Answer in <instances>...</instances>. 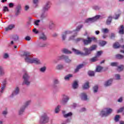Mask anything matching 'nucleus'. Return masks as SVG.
Segmentation results:
<instances>
[{"label":"nucleus","instance_id":"09e8293b","mask_svg":"<svg viewBox=\"0 0 124 124\" xmlns=\"http://www.w3.org/2000/svg\"><path fill=\"white\" fill-rule=\"evenodd\" d=\"M116 57L117 59H119L120 60H122V59H124V56L121 54H117L116 55Z\"/></svg>","mask_w":124,"mask_h":124},{"label":"nucleus","instance_id":"a211bd4d","mask_svg":"<svg viewBox=\"0 0 124 124\" xmlns=\"http://www.w3.org/2000/svg\"><path fill=\"white\" fill-rule=\"evenodd\" d=\"M14 28H15V25L14 24H10L5 28V31H11V30L14 29Z\"/></svg>","mask_w":124,"mask_h":124},{"label":"nucleus","instance_id":"20e7f679","mask_svg":"<svg viewBox=\"0 0 124 124\" xmlns=\"http://www.w3.org/2000/svg\"><path fill=\"white\" fill-rule=\"evenodd\" d=\"M113 112V109L110 108H105L102 110L100 115L101 117H107Z\"/></svg>","mask_w":124,"mask_h":124},{"label":"nucleus","instance_id":"aec40b11","mask_svg":"<svg viewBox=\"0 0 124 124\" xmlns=\"http://www.w3.org/2000/svg\"><path fill=\"white\" fill-rule=\"evenodd\" d=\"M82 28H83V25H79L76 28V29L75 30H74L73 31V32H75V33H76V34H77V32H78V31H80V30H81V29H82Z\"/></svg>","mask_w":124,"mask_h":124},{"label":"nucleus","instance_id":"774afa93","mask_svg":"<svg viewBox=\"0 0 124 124\" xmlns=\"http://www.w3.org/2000/svg\"><path fill=\"white\" fill-rule=\"evenodd\" d=\"M9 7L10 8H12L14 7V3H10L9 4Z\"/></svg>","mask_w":124,"mask_h":124},{"label":"nucleus","instance_id":"a878e982","mask_svg":"<svg viewBox=\"0 0 124 124\" xmlns=\"http://www.w3.org/2000/svg\"><path fill=\"white\" fill-rule=\"evenodd\" d=\"M40 39H42V40H46L47 36L44 33H42L39 36Z\"/></svg>","mask_w":124,"mask_h":124},{"label":"nucleus","instance_id":"9b49d317","mask_svg":"<svg viewBox=\"0 0 124 124\" xmlns=\"http://www.w3.org/2000/svg\"><path fill=\"white\" fill-rule=\"evenodd\" d=\"M59 60H64L65 62H71V60L69 59L68 56L66 55H61L59 56Z\"/></svg>","mask_w":124,"mask_h":124},{"label":"nucleus","instance_id":"5701e85b","mask_svg":"<svg viewBox=\"0 0 124 124\" xmlns=\"http://www.w3.org/2000/svg\"><path fill=\"white\" fill-rule=\"evenodd\" d=\"M64 68L63 65L62 64H59L56 66V69H57V70H62Z\"/></svg>","mask_w":124,"mask_h":124},{"label":"nucleus","instance_id":"39448f33","mask_svg":"<svg viewBox=\"0 0 124 124\" xmlns=\"http://www.w3.org/2000/svg\"><path fill=\"white\" fill-rule=\"evenodd\" d=\"M49 120H50V118L48 116V114L44 113L40 118V123L41 124H46L49 122Z\"/></svg>","mask_w":124,"mask_h":124},{"label":"nucleus","instance_id":"4c0bfd02","mask_svg":"<svg viewBox=\"0 0 124 124\" xmlns=\"http://www.w3.org/2000/svg\"><path fill=\"white\" fill-rule=\"evenodd\" d=\"M62 52L64 53V54H71V51L68 50V49L66 48H63L62 49Z\"/></svg>","mask_w":124,"mask_h":124},{"label":"nucleus","instance_id":"8fccbe9b","mask_svg":"<svg viewBox=\"0 0 124 124\" xmlns=\"http://www.w3.org/2000/svg\"><path fill=\"white\" fill-rule=\"evenodd\" d=\"M61 108V106H58L56 108H55V113H57L60 112V108Z\"/></svg>","mask_w":124,"mask_h":124},{"label":"nucleus","instance_id":"ea45409f","mask_svg":"<svg viewBox=\"0 0 124 124\" xmlns=\"http://www.w3.org/2000/svg\"><path fill=\"white\" fill-rule=\"evenodd\" d=\"M3 58L5 60H7V59H9V54L7 53H4L3 54Z\"/></svg>","mask_w":124,"mask_h":124},{"label":"nucleus","instance_id":"6ab92c4d","mask_svg":"<svg viewBox=\"0 0 124 124\" xmlns=\"http://www.w3.org/2000/svg\"><path fill=\"white\" fill-rule=\"evenodd\" d=\"M119 33L120 34H124V25H121L119 28Z\"/></svg>","mask_w":124,"mask_h":124},{"label":"nucleus","instance_id":"338daca9","mask_svg":"<svg viewBox=\"0 0 124 124\" xmlns=\"http://www.w3.org/2000/svg\"><path fill=\"white\" fill-rule=\"evenodd\" d=\"M40 22V20H37L34 21V25H35L36 26H38Z\"/></svg>","mask_w":124,"mask_h":124},{"label":"nucleus","instance_id":"7ed1b4c3","mask_svg":"<svg viewBox=\"0 0 124 124\" xmlns=\"http://www.w3.org/2000/svg\"><path fill=\"white\" fill-rule=\"evenodd\" d=\"M23 85H26V86H30L31 84V80L29 74L28 73V72L25 71L24 72V74L23 76Z\"/></svg>","mask_w":124,"mask_h":124},{"label":"nucleus","instance_id":"bf43d9fd","mask_svg":"<svg viewBox=\"0 0 124 124\" xmlns=\"http://www.w3.org/2000/svg\"><path fill=\"white\" fill-rule=\"evenodd\" d=\"M115 122H119V120H120V115H116L114 118Z\"/></svg>","mask_w":124,"mask_h":124},{"label":"nucleus","instance_id":"37998d69","mask_svg":"<svg viewBox=\"0 0 124 124\" xmlns=\"http://www.w3.org/2000/svg\"><path fill=\"white\" fill-rule=\"evenodd\" d=\"M102 32H103V33H108V32H109V29L103 28L102 29Z\"/></svg>","mask_w":124,"mask_h":124},{"label":"nucleus","instance_id":"f257e3e1","mask_svg":"<svg viewBox=\"0 0 124 124\" xmlns=\"http://www.w3.org/2000/svg\"><path fill=\"white\" fill-rule=\"evenodd\" d=\"M97 46L96 45H94L91 46L89 48H87L86 47L84 48V51L85 52V53H83L81 51L77 50L75 48H72V51L75 53V54H77V55H83V56H89L93 51H94L95 49H96V47Z\"/></svg>","mask_w":124,"mask_h":124},{"label":"nucleus","instance_id":"473e14b6","mask_svg":"<svg viewBox=\"0 0 124 124\" xmlns=\"http://www.w3.org/2000/svg\"><path fill=\"white\" fill-rule=\"evenodd\" d=\"M72 87L75 90L77 89L78 88V82L77 81H74Z\"/></svg>","mask_w":124,"mask_h":124},{"label":"nucleus","instance_id":"4d7b16f0","mask_svg":"<svg viewBox=\"0 0 124 124\" xmlns=\"http://www.w3.org/2000/svg\"><path fill=\"white\" fill-rule=\"evenodd\" d=\"M60 60H62V59H60V56H59L57 59H55L53 61L54 63H58Z\"/></svg>","mask_w":124,"mask_h":124},{"label":"nucleus","instance_id":"c756f323","mask_svg":"<svg viewBox=\"0 0 124 124\" xmlns=\"http://www.w3.org/2000/svg\"><path fill=\"white\" fill-rule=\"evenodd\" d=\"M55 28V23L53 21H50L49 23V29L53 30Z\"/></svg>","mask_w":124,"mask_h":124},{"label":"nucleus","instance_id":"c85d7f7f","mask_svg":"<svg viewBox=\"0 0 124 124\" xmlns=\"http://www.w3.org/2000/svg\"><path fill=\"white\" fill-rule=\"evenodd\" d=\"M12 38L14 41H18L19 40V36L17 34H14L12 35Z\"/></svg>","mask_w":124,"mask_h":124},{"label":"nucleus","instance_id":"ddd939ff","mask_svg":"<svg viewBox=\"0 0 124 124\" xmlns=\"http://www.w3.org/2000/svg\"><path fill=\"white\" fill-rule=\"evenodd\" d=\"M47 47V44L45 43L40 42L37 44V48H44Z\"/></svg>","mask_w":124,"mask_h":124},{"label":"nucleus","instance_id":"680f3d73","mask_svg":"<svg viewBox=\"0 0 124 124\" xmlns=\"http://www.w3.org/2000/svg\"><path fill=\"white\" fill-rule=\"evenodd\" d=\"M101 54H102V51H98L96 57H99V56H101Z\"/></svg>","mask_w":124,"mask_h":124},{"label":"nucleus","instance_id":"1a4fd4ad","mask_svg":"<svg viewBox=\"0 0 124 124\" xmlns=\"http://www.w3.org/2000/svg\"><path fill=\"white\" fill-rule=\"evenodd\" d=\"M51 3L49 1H47L46 3V4L43 6L41 12H47L50 9Z\"/></svg>","mask_w":124,"mask_h":124},{"label":"nucleus","instance_id":"a18cd8bd","mask_svg":"<svg viewBox=\"0 0 124 124\" xmlns=\"http://www.w3.org/2000/svg\"><path fill=\"white\" fill-rule=\"evenodd\" d=\"M107 43V42L106 41H101L99 42V45L100 46H103L105 45H106V44Z\"/></svg>","mask_w":124,"mask_h":124},{"label":"nucleus","instance_id":"0eeeda50","mask_svg":"<svg viewBox=\"0 0 124 124\" xmlns=\"http://www.w3.org/2000/svg\"><path fill=\"white\" fill-rule=\"evenodd\" d=\"M99 18H100V15L96 16L94 17L89 18L85 20V23H93L94 22H95V21H96L97 20H98Z\"/></svg>","mask_w":124,"mask_h":124},{"label":"nucleus","instance_id":"58836bf2","mask_svg":"<svg viewBox=\"0 0 124 124\" xmlns=\"http://www.w3.org/2000/svg\"><path fill=\"white\" fill-rule=\"evenodd\" d=\"M103 69V67H101V66H98L96 68L95 72H100V71H101V70H102Z\"/></svg>","mask_w":124,"mask_h":124},{"label":"nucleus","instance_id":"f704fd0d","mask_svg":"<svg viewBox=\"0 0 124 124\" xmlns=\"http://www.w3.org/2000/svg\"><path fill=\"white\" fill-rule=\"evenodd\" d=\"M111 22H112V16H109L106 21L107 25H110L111 24Z\"/></svg>","mask_w":124,"mask_h":124},{"label":"nucleus","instance_id":"423d86ee","mask_svg":"<svg viewBox=\"0 0 124 124\" xmlns=\"http://www.w3.org/2000/svg\"><path fill=\"white\" fill-rule=\"evenodd\" d=\"M94 41V42H96L97 39L95 37H88L87 39H82V41L84 44V45H89V44H91L92 43V41Z\"/></svg>","mask_w":124,"mask_h":124},{"label":"nucleus","instance_id":"e433bc0d","mask_svg":"<svg viewBox=\"0 0 124 124\" xmlns=\"http://www.w3.org/2000/svg\"><path fill=\"white\" fill-rule=\"evenodd\" d=\"M76 35H77V34L75 33V35H72L68 38V40H69V41L73 40V41H75V36H76Z\"/></svg>","mask_w":124,"mask_h":124},{"label":"nucleus","instance_id":"69168bd1","mask_svg":"<svg viewBox=\"0 0 124 124\" xmlns=\"http://www.w3.org/2000/svg\"><path fill=\"white\" fill-rule=\"evenodd\" d=\"M3 11H4V12H6V11H9L8 8H7V7L6 6L3 7Z\"/></svg>","mask_w":124,"mask_h":124},{"label":"nucleus","instance_id":"4be33fe9","mask_svg":"<svg viewBox=\"0 0 124 124\" xmlns=\"http://www.w3.org/2000/svg\"><path fill=\"white\" fill-rule=\"evenodd\" d=\"M84 64H80L77 66V68L75 69V72L76 73H77L81 69V68H82L83 67Z\"/></svg>","mask_w":124,"mask_h":124},{"label":"nucleus","instance_id":"393cba45","mask_svg":"<svg viewBox=\"0 0 124 124\" xmlns=\"http://www.w3.org/2000/svg\"><path fill=\"white\" fill-rule=\"evenodd\" d=\"M25 107L22 106L18 111V115H23V113L25 112Z\"/></svg>","mask_w":124,"mask_h":124},{"label":"nucleus","instance_id":"2f4dec72","mask_svg":"<svg viewBox=\"0 0 124 124\" xmlns=\"http://www.w3.org/2000/svg\"><path fill=\"white\" fill-rule=\"evenodd\" d=\"M124 69V65H120L117 67V71L119 72H121L123 71Z\"/></svg>","mask_w":124,"mask_h":124},{"label":"nucleus","instance_id":"6e6d98bb","mask_svg":"<svg viewBox=\"0 0 124 124\" xmlns=\"http://www.w3.org/2000/svg\"><path fill=\"white\" fill-rule=\"evenodd\" d=\"M97 90H98V87L97 86H95L93 87V91L94 93H97Z\"/></svg>","mask_w":124,"mask_h":124},{"label":"nucleus","instance_id":"3c124183","mask_svg":"<svg viewBox=\"0 0 124 124\" xmlns=\"http://www.w3.org/2000/svg\"><path fill=\"white\" fill-rule=\"evenodd\" d=\"M88 75L89 76H94V72L93 71H89L88 72Z\"/></svg>","mask_w":124,"mask_h":124},{"label":"nucleus","instance_id":"864d4df0","mask_svg":"<svg viewBox=\"0 0 124 124\" xmlns=\"http://www.w3.org/2000/svg\"><path fill=\"white\" fill-rule=\"evenodd\" d=\"M93 9L94 10H99V9H100V7L98 6L94 5L93 6Z\"/></svg>","mask_w":124,"mask_h":124},{"label":"nucleus","instance_id":"de8ad7c7","mask_svg":"<svg viewBox=\"0 0 124 124\" xmlns=\"http://www.w3.org/2000/svg\"><path fill=\"white\" fill-rule=\"evenodd\" d=\"M119 47H120V44H119L118 42H116L113 45V47L115 48V49H117Z\"/></svg>","mask_w":124,"mask_h":124},{"label":"nucleus","instance_id":"5fc2aeb1","mask_svg":"<svg viewBox=\"0 0 124 124\" xmlns=\"http://www.w3.org/2000/svg\"><path fill=\"white\" fill-rule=\"evenodd\" d=\"M81 40H83V39L81 38H78L77 39H75V42H76V43H78V42H80V41H81Z\"/></svg>","mask_w":124,"mask_h":124},{"label":"nucleus","instance_id":"f3484780","mask_svg":"<svg viewBox=\"0 0 124 124\" xmlns=\"http://www.w3.org/2000/svg\"><path fill=\"white\" fill-rule=\"evenodd\" d=\"M58 84H60V81H59V79H55L53 80V85H52V88L53 89H57V86Z\"/></svg>","mask_w":124,"mask_h":124},{"label":"nucleus","instance_id":"412c9836","mask_svg":"<svg viewBox=\"0 0 124 124\" xmlns=\"http://www.w3.org/2000/svg\"><path fill=\"white\" fill-rule=\"evenodd\" d=\"M73 77V75L72 74H68L65 76L64 78L65 81H69L70 80V78H72Z\"/></svg>","mask_w":124,"mask_h":124},{"label":"nucleus","instance_id":"9d476101","mask_svg":"<svg viewBox=\"0 0 124 124\" xmlns=\"http://www.w3.org/2000/svg\"><path fill=\"white\" fill-rule=\"evenodd\" d=\"M62 98L61 101V103L63 104V105H65L67 102H68V100H69V97L66 94H63L62 95Z\"/></svg>","mask_w":124,"mask_h":124},{"label":"nucleus","instance_id":"49530a36","mask_svg":"<svg viewBox=\"0 0 124 124\" xmlns=\"http://www.w3.org/2000/svg\"><path fill=\"white\" fill-rule=\"evenodd\" d=\"M115 80H121V75L119 74H116L114 77Z\"/></svg>","mask_w":124,"mask_h":124},{"label":"nucleus","instance_id":"bb28decb","mask_svg":"<svg viewBox=\"0 0 124 124\" xmlns=\"http://www.w3.org/2000/svg\"><path fill=\"white\" fill-rule=\"evenodd\" d=\"M46 17H47V13H46V12H42V14L40 16L41 19H45Z\"/></svg>","mask_w":124,"mask_h":124},{"label":"nucleus","instance_id":"c03bdc74","mask_svg":"<svg viewBox=\"0 0 124 124\" xmlns=\"http://www.w3.org/2000/svg\"><path fill=\"white\" fill-rule=\"evenodd\" d=\"M46 69H47V67H46V66H43L40 69V72H42L43 73H44V72L46 71Z\"/></svg>","mask_w":124,"mask_h":124},{"label":"nucleus","instance_id":"13d9d810","mask_svg":"<svg viewBox=\"0 0 124 124\" xmlns=\"http://www.w3.org/2000/svg\"><path fill=\"white\" fill-rule=\"evenodd\" d=\"M97 61H98V59H97V57H93L91 59V62H96Z\"/></svg>","mask_w":124,"mask_h":124},{"label":"nucleus","instance_id":"f03ea898","mask_svg":"<svg viewBox=\"0 0 124 124\" xmlns=\"http://www.w3.org/2000/svg\"><path fill=\"white\" fill-rule=\"evenodd\" d=\"M26 57L25 60L28 63H35V64H41V62L38 59L33 58L31 56V53L29 52L26 51L23 54Z\"/></svg>","mask_w":124,"mask_h":124},{"label":"nucleus","instance_id":"f8f14e48","mask_svg":"<svg viewBox=\"0 0 124 124\" xmlns=\"http://www.w3.org/2000/svg\"><path fill=\"white\" fill-rule=\"evenodd\" d=\"M19 92H20V88H19V87H16L15 88V91L13 92V93H12L10 96V97H13V96H14L15 95L18 94V93H19Z\"/></svg>","mask_w":124,"mask_h":124},{"label":"nucleus","instance_id":"72a5a7b5","mask_svg":"<svg viewBox=\"0 0 124 124\" xmlns=\"http://www.w3.org/2000/svg\"><path fill=\"white\" fill-rule=\"evenodd\" d=\"M31 100H28L25 103L24 105L23 106H22L23 107H24L26 109V108H27V107H28V106H29V105H30V104H31Z\"/></svg>","mask_w":124,"mask_h":124},{"label":"nucleus","instance_id":"e2e57ef3","mask_svg":"<svg viewBox=\"0 0 124 124\" xmlns=\"http://www.w3.org/2000/svg\"><path fill=\"white\" fill-rule=\"evenodd\" d=\"M124 108H121L117 110V113H121L123 111H124Z\"/></svg>","mask_w":124,"mask_h":124},{"label":"nucleus","instance_id":"4468645a","mask_svg":"<svg viewBox=\"0 0 124 124\" xmlns=\"http://www.w3.org/2000/svg\"><path fill=\"white\" fill-rule=\"evenodd\" d=\"M62 113L64 118H69V117H72V115H73V113H72L71 112H70L68 113H65V111H62Z\"/></svg>","mask_w":124,"mask_h":124},{"label":"nucleus","instance_id":"79ce46f5","mask_svg":"<svg viewBox=\"0 0 124 124\" xmlns=\"http://www.w3.org/2000/svg\"><path fill=\"white\" fill-rule=\"evenodd\" d=\"M121 16V12H120L118 14H115L114 16H113V19H115V20H117V19H119V17Z\"/></svg>","mask_w":124,"mask_h":124},{"label":"nucleus","instance_id":"b1692460","mask_svg":"<svg viewBox=\"0 0 124 124\" xmlns=\"http://www.w3.org/2000/svg\"><path fill=\"white\" fill-rule=\"evenodd\" d=\"M80 97L82 100H87V99H88L87 94L85 93H81L80 94Z\"/></svg>","mask_w":124,"mask_h":124},{"label":"nucleus","instance_id":"052dcab7","mask_svg":"<svg viewBox=\"0 0 124 124\" xmlns=\"http://www.w3.org/2000/svg\"><path fill=\"white\" fill-rule=\"evenodd\" d=\"M30 9V6L27 5H25L24 7V10L25 11H28Z\"/></svg>","mask_w":124,"mask_h":124},{"label":"nucleus","instance_id":"603ef678","mask_svg":"<svg viewBox=\"0 0 124 124\" xmlns=\"http://www.w3.org/2000/svg\"><path fill=\"white\" fill-rule=\"evenodd\" d=\"M116 34L114 33H110L109 35V38L110 39H113V38H115Z\"/></svg>","mask_w":124,"mask_h":124},{"label":"nucleus","instance_id":"0e129e2a","mask_svg":"<svg viewBox=\"0 0 124 124\" xmlns=\"http://www.w3.org/2000/svg\"><path fill=\"white\" fill-rule=\"evenodd\" d=\"M33 32H34V33H35V34H37V33H38V32H39L38 31V30H37L36 29L34 28V29H33L32 30Z\"/></svg>","mask_w":124,"mask_h":124},{"label":"nucleus","instance_id":"c9c22d12","mask_svg":"<svg viewBox=\"0 0 124 124\" xmlns=\"http://www.w3.org/2000/svg\"><path fill=\"white\" fill-rule=\"evenodd\" d=\"M83 89L84 90H87L90 88V85H89V82H86L83 86Z\"/></svg>","mask_w":124,"mask_h":124},{"label":"nucleus","instance_id":"cd10ccee","mask_svg":"<svg viewBox=\"0 0 124 124\" xmlns=\"http://www.w3.org/2000/svg\"><path fill=\"white\" fill-rule=\"evenodd\" d=\"M5 74V72H4V69H3V67L0 66V76H3Z\"/></svg>","mask_w":124,"mask_h":124},{"label":"nucleus","instance_id":"6e6552de","mask_svg":"<svg viewBox=\"0 0 124 124\" xmlns=\"http://www.w3.org/2000/svg\"><path fill=\"white\" fill-rule=\"evenodd\" d=\"M73 31H65L62 32L61 36L62 38V41H64L66 39L67 35V34H71V33H73Z\"/></svg>","mask_w":124,"mask_h":124},{"label":"nucleus","instance_id":"2eb2a0df","mask_svg":"<svg viewBox=\"0 0 124 124\" xmlns=\"http://www.w3.org/2000/svg\"><path fill=\"white\" fill-rule=\"evenodd\" d=\"M21 9H22V6L21 5H18L16 7V15L18 16L19 14H20V12H21Z\"/></svg>","mask_w":124,"mask_h":124},{"label":"nucleus","instance_id":"7c9ffc66","mask_svg":"<svg viewBox=\"0 0 124 124\" xmlns=\"http://www.w3.org/2000/svg\"><path fill=\"white\" fill-rule=\"evenodd\" d=\"M32 2L34 7H38V4L39 3V0H32Z\"/></svg>","mask_w":124,"mask_h":124},{"label":"nucleus","instance_id":"dca6fc26","mask_svg":"<svg viewBox=\"0 0 124 124\" xmlns=\"http://www.w3.org/2000/svg\"><path fill=\"white\" fill-rule=\"evenodd\" d=\"M113 82V79H110L107 81H106L104 85L105 87H109V86H111L112 85V83Z\"/></svg>","mask_w":124,"mask_h":124},{"label":"nucleus","instance_id":"a19ab883","mask_svg":"<svg viewBox=\"0 0 124 124\" xmlns=\"http://www.w3.org/2000/svg\"><path fill=\"white\" fill-rule=\"evenodd\" d=\"M110 65L113 67H116L118 66V65H119V63L118 62H112L110 63Z\"/></svg>","mask_w":124,"mask_h":124}]
</instances>
